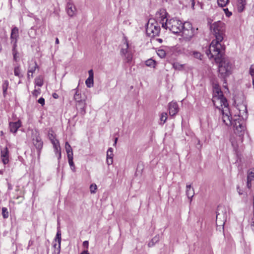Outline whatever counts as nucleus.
Listing matches in <instances>:
<instances>
[{"instance_id":"obj_1","label":"nucleus","mask_w":254,"mask_h":254,"mask_svg":"<svg viewBox=\"0 0 254 254\" xmlns=\"http://www.w3.org/2000/svg\"><path fill=\"white\" fill-rule=\"evenodd\" d=\"M225 49L216 50L214 52H206L209 58H213L215 62L219 64L218 76L226 83V78L232 73V64L228 58L223 56Z\"/></svg>"},{"instance_id":"obj_2","label":"nucleus","mask_w":254,"mask_h":254,"mask_svg":"<svg viewBox=\"0 0 254 254\" xmlns=\"http://www.w3.org/2000/svg\"><path fill=\"white\" fill-rule=\"evenodd\" d=\"M210 29L215 39L211 42L207 51L214 52L216 50L225 49V46L222 45L221 43L225 36L226 27L225 24L219 20L211 24Z\"/></svg>"},{"instance_id":"obj_3","label":"nucleus","mask_w":254,"mask_h":254,"mask_svg":"<svg viewBox=\"0 0 254 254\" xmlns=\"http://www.w3.org/2000/svg\"><path fill=\"white\" fill-rule=\"evenodd\" d=\"M162 18V17H161ZM162 21V26L165 28H168L173 33L177 34L183 32L184 34H186V32H189V29L186 28L188 26L189 28L191 29V24L188 22L183 23L182 21L178 19L176 17H163L161 19Z\"/></svg>"},{"instance_id":"obj_4","label":"nucleus","mask_w":254,"mask_h":254,"mask_svg":"<svg viewBox=\"0 0 254 254\" xmlns=\"http://www.w3.org/2000/svg\"><path fill=\"white\" fill-rule=\"evenodd\" d=\"M212 102L217 108V103H220L221 107H227L228 106L227 100L224 97L222 91L217 85L214 87Z\"/></svg>"},{"instance_id":"obj_5","label":"nucleus","mask_w":254,"mask_h":254,"mask_svg":"<svg viewBox=\"0 0 254 254\" xmlns=\"http://www.w3.org/2000/svg\"><path fill=\"white\" fill-rule=\"evenodd\" d=\"M160 27L153 18L148 19L146 25V32L148 36L153 37L158 36L160 33Z\"/></svg>"},{"instance_id":"obj_6","label":"nucleus","mask_w":254,"mask_h":254,"mask_svg":"<svg viewBox=\"0 0 254 254\" xmlns=\"http://www.w3.org/2000/svg\"><path fill=\"white\" fill-rule=\"evenodd\" d=\"M121 55L123 58V60L127 63H129L132 59V52L129 48L128 43L127 41H125L123 47L121 50Z\"/></svg>"},{"instance_id":"obj_7","label":"nucleus","mask_w":254,"mask_h":254,"mask_svg":"<svg viewBox=\"0 0 254 254\" xmlns=\"http://www.w3.org/2000/svg\"><path fill=\"white\" fill-rule=\"evenodd\" d=\"M33 143L37 149L38 155H40V151L43 147V141L40 136L39 132L35 130L32 132Z\"/></svg>"},{"instance_id":"obj_8","label":"nucleus","mask_w":254,"mask_h":254,"mask_svg":"<svg viewBox=\"0 0 254 254\" xmlns=\"http://www.w3.org/2000/svg\"><path fill=\"white\" fill-rule=\"evenodd\" d=\"M54 241L55 243L53 245V247L55 248L53 254H60L61 252V231L60 229H58L56 237Z\"/></svg>"},{"instance_id":"obj_9","label":"nucleus","mask_w":254,"mask_h":254,"mask_svg":"<svg viewBox=\"0 0 254 254\" xmlns=\"http://www.w3.org/2000/svg\"><path fill=\"white\" fill-rule=\"evenodd\" d=\"M225 108H226L225 110H222V121L227 126L232 125L234 124V121H232V117L230 116L228 106Z\"/></svg>"},{"instance_id":"obj_10","label":"nucleus","mask_w":254,"mask_h":254,"mask_svg":"<svg viewBox=\"0 0 254 254\" xmlns=\"http://www.w3.org/2000/svg\"><path fill=\"white\" fill-rule=\"evenodd\" d=\"M218 219H222L223 221H226L227 219V210L224 206L219 205L216 212V221Z\"/></svg>"},{"instance_id":"obj_11","label":"nucleus","mask_w":254,"mask_h":254,"mask_svg":"<svg viewBox=\"0 0 254 254\" xmlns=\"http://www.w3.org/2000/svg\"><path fill=\"white\" fill-rule=\"evenodd\" d=\"M0 157L3 164L6 165L9 162V151L7 147L0 149Z\"/></svg>"},{"instance_id":"obj_12","label":"nucleus","mask_w":254,"mask_h":254,"mask_svg":"<svg viewBox=\"0 0 254 254\" xmlns=\"http://www.w3.org/2000/svg\"><path fill=\"white\" fill-rule=\"evenodd\" d=\"M169 114L171 116H175L179 112L178 104L176 102H171L168 106Z\"/></svg>"},{"instance_id":"obj_13","label":"nucleus","mask_w":254,"mask_h":254,"mask_svg":"<svg viewBox=\"0 0 254 254\" xmlns=\"http://www.w3.org/2000/svg\"><path fill=\"white\" fill-rule=\"evenodd\" d=\"M86 105L85 100L76 103V109L80 115L84 116L86 114Z\"/></svg>"},{"instance_id":"obj_14","label":"nucleus","mask_w":254,"mask_h":254,"mask_svg":"<svg viewBox=\"0 0 254 254\" xmlns=\"http://www.w3.org/2000/svg\"><path fill=\"white\" fill-rule=\"evenodd\" d=\"M233 126L236 128V131L237 132L239 136L242 135L245 130V126L241 124L239 121L237 120L234 121Z\"/></svg>"},{"instance_id":"obj_15","label":"nucleus","mask_w":254,"mask_h":254,"mask_svg":"<svg viewBox=\"0 0 254 254\" xmlns=\"http://www.w3.org/2000/svg\"><path fill=\"white\" fill-rule=\"evenodd\" d=\"M18 37V29L15 27L11 30L10 38L11 43L13 44V46H16L17 42V38Z\"/></svg>"},{"instance_id":"obj_16","label":"nucleus","mask_w":254,"mask_h":254,"mask_svg":"<svg viewBox=\"0 0 254 254\" xmlns=\"http://www.w3.org/2000/svg\"><path fill=\"white\" fill-rule=\"evenodd\" d=\"M254 180V168L248 171L247 186L249 189L252 187V181Z\"/></svg>"},{"instance_id":"obj_17","label":"nucleus","mask_w":254,"mask_h":254,"mask_svg":"<svg viewBox=\"0 0 254 254\" xmlns=\"http://www.w3.org/2000/svg\"><path fill=\"white\" fill-rule=\"evenodd\" d=\"M89 77L85 81L86 86L90 88L93 86L94 72L92 69L88 71Z\"/></svg>"},{"instance_id":"obj_18","label":"nucleus","mask_w":254,"mask_h":254,"mask_svg":"<svg viewBox=\"0 0 254 254\" xmlns=\"http://www.w3.org/2000/svg\"><path fill=\"white\" fill-rule=\"evenodd\" d=\"M21 124L20 121L16 122L9 123L10 131L13 133H16L17 129L21 127Z\"/></svg>"},{"instance_id":"obj_19","label":"nucleus","mask_w":254,"mask_h":254,"mask_svg":"<svg viewBox=\"0 0 254 254\" xmlns=\"http://www.w3.org/2000/svg\"><path fill=\"white\" fill-rule=\"evenodd\" d=\"M246 5V0H237L236 8L239 12H242Z\"/></svg>"},{"instance_id":"obj_20","label":"nucleus","mask_w":254,"mask_h":254,"mask_svg":"<svg viewBox=\"0 0 254 254\" xmlns=\"http://www.w3.org/2000/svg\"><path fill=\"white\" fill-rule=\"evenodd\" d=\"M113 149L111 147L109 148L107 151V163L108 165H110L113 163Z\"/></svg>"},{"instance_id":"obj_21","label":"nucleus","mask_w":254,"mask_h":254,"mask_svg":"<svg viewBox=\"0 0 254 254\" xmlns=\"http://www.w3.org/2000/svg\"><path fill=\"white\" fill-rule=\"evenodd\" d=\"M186 195L190 199V201L191 200V199L193 196L194 192L193 189L191 188V186L190 185H187L186 186Z\"/></svg>"},{"instance_id":"obj_22","label":"nucleus","mask_w":254,"mask_h":254,"mask_svg":"<svg viewBox=\"0 0 254 254\" xmlns=\"http://www.w3.org/2000/svg\"><path fill=\"white\" fill-rule=\"evenodd\" d=\"M38 67V66L36 62H33L29 64L28 72L31 73V77H33V73L35 72L36 68Z\"/></svg>"},{"instance_id":"obj_23","label":"nucleus","mask_w":254,"mask_h":254,"mask_svg":"<svg viewBox=\"0 0 254 254\" xmlns=\"http://www.w3.org/2000/svg\"><path fill=\"white\" fill-rule=\"evenodd\" d=\"M65 148L67 153V158L73 156L72 148L68 142H66L65 143Z\"/></svg>"},{"instance_id":"obj_24","label":"nucleus","mask_w":254,"mask_h":254,"mask_svg":"<svg viewBox=\"0 0 254 254\" xmlns=\"http://www.w3.org/2000/svg\"><path fill=\"white\" fill-rule=\"evenodd\" d=\"M75 9L74 6L70 3H67L66 5V11L68 16H73L74 15V10Z\"/></svg>"},{"instance_id":"obj_25","label":"nucleus","mask_w":254,"mask_h":254,"mask_svg":"<svg viewBox=\"0 0 254 254\" xmlns=\"http://www.w3.org/2000/svg\"><path fill=\"white\" fill-rule=\"evenodd\" d=\"M73 90L75 91L74 95V99L76 102V103L79 102L80 101H85L84 99H82L81 95L80 93H78L77 88L74 89Z\"/></svg>"},{"instance_id":"obj_26","label":"nucleus","mask_w":254,"mask_h":254,"mask_svg":"<svg viewBox=\"0 0 254 254\" xmlns=\"http://www.w3.org/2000/svg\"><path fill=\"white\" fill-rule=\"evenodd\" d=\"M8 85L9 83L7 80H4L2 83V88L3 90V94L4 96H5V95H6Z\"/></svg>"},{"instance_id":"obj_27","label":"nucleus","mask_w":254,"mask_h":254,"mask_svg":"<svg viewBox=\"0 0 254 254\" xmlns=\"http://www.w3.org/2000/svg\"><path fill=\"white\" fill-rule=\"evenodd\" d=\"M35 83L36 85L41 87L43 85V78L41 76L37 77L35 79Z\"/></svg>"},{"instance_id":"obj_28","label":"nucleus","mask_w":254,"mask_h":254,"mask_svg":"<svg viewBox=\"0 0 254 254\" xmlns=\"http://www.w3.org/2000/svg\"><path fill=\"white\" fill-rule=\"evenodd\" d=\"M54 151L56 154H58V160H60L61 158V147L59 144L54 146Z\"/></svg>"},{"instance_id":"obj_29","label":"nucleus","mask_w":254,"mask_h":254,"mask_svg":"<svg viewBox=\"0 0 254 254\" xmlns=\"http://www.w3.org/2000/svg\"><path fill=\"white\" fill-rule=\"evenodd\" d=\"M14 73L16 76H17L20 78L23 77V75L21 73L20 68L19 66H17L14 67Z\"/></svg>"},{"instance_id":"obj_30","label":"nucleus","mask_w":254,"mask_h":254,"mask_svg":"<svg viewBox=\"0 0 254 254\" xmlns=\"http://www.w3.org/2000/svg\"><path fill=\"white\" fill-rule=\"evenodd\" d=\"M184 66H185V64H180L179 63H174L173 64V67L175 69L178 70H183Z\"/></svg>"},{"instance_id":"obj_31","label":"nucleus","mask_w":254,"mask_h":254,"mask_svg":"<svg viewBox=\"0 0 254 254\" xmlns=\"http://www.w3.org/2000/svg\"><path fill=\"white\" fill-rule=\"evenodd\" d=\"M192 55L193 56L194 58L197 59H199L200 60H202L203 55L201 54V53L197 52V51H192Z\"/></svg>"},{"instance_id":"obj_32","label":"nucleus","mask_w":254,"mask_h":254,"mask_svg":"<svg viewBox=\"0 0 254 254\" xmlns=\"http://www.w3.org/2000/svg\"><path fill=\"white\" fill-rule=\"evenodd\" d=\"M68 161L69 163V165L71 168V169L73 171H75V167L74 166L73 161V156H70L68 158Z\"/></svg>"},{"instance_id":"obj_33","label":"nucleus","mask_w":254,"mask_h":254,"mask_svg":"<svg viewBox=\"0 0 254 254\" xmlns=\"http://www.w3.org/2000/svg\"><path fill=\"white\" fill-rule=\"evenodd\" d=\"M145 64L147 66L154 67L155 64V61L152 59H150L145 61Z\"/></svg>"},{"instance_id":"obj_34","label":"nucleus","mask_w":254,"mask_h":254,"mask_svg":"<svg viewBox=\"0 0 254 254\" xmlns=\"http://www.w3.org/2000/svg\"><path fill=\"white\" fill-rule=\"evenodd\" d=\"M2 215L4 219H6L8 217L9 213L6 207L2 208Z\"/></svg>"},{"instance_id":"obj_35","label":"nucleus","mask_w":254,"mask_h":254,"mask_svg":"<svg viewBox=\"0 0 254 254\" xmlns=\"http://www.w3.org/2000/svg\"><path fill=\"white\" fill-rule=\"evenodd\" d=\"M157 55L161 58H165L166 55V51L164 49H159L157 51Z\"/></svg>"},{"instance_id":"obj_36","label":"nucleus","mask_w":254,"mask_h":254,"mask_svg":"<svg viewBox=\"0 0 254 254\" xmlns=\"http://www.w3.org/2000/svg\"><path fill=\"white\" fill-rule=\"evenodd\" d=\"M167 119V114L166 113H162L161 114V117H160V120L161 121L163 122V123H161V125H163L166 120Z\"/></svg>"},{"instance_id":"obj_37","label":"nucleus","mask_w":254,"mask_h":254,"mask_svg":"<svg viewBox=\"0 0 254 254\" xmlns=\"http://www.w3.org/2000/svg\"><path fill=\"white\" fill-rule=\"evenodd\" d=\"M228 2V0H217L218 4L221 7L225 6Z\"/></svg>"},{"instance_id":"obj_38","label":"nucleus","mask_w":254,"mask_h":254,"mask_svg":"<svg viewBox=\"0 0 254 254\" xmlns=\"http://www.w3.org/2000/svg\"><path fill=\"white\" fill-rule=\"evenodd\" d=\"M159 14L160 16H167L168 13L165 9H161L157 11L156 15Z\"/></svg>"},{"instance_id":"obj_39","label":"nucleus","mask_w":254,"mask_h":254,"mask_svg":"<svg viewBox=\"0 0 254 254\" xmlns=\"http://www.w3.org/2000/svg\"><path fill=\"white\" fill-rule=\"evenodd\" d=\"M97 190V186L96 184H92L90 186V190L91 193H94Z\"/></svg>"},{"instance_id":"obj_40","label":"nucleus","mask_w":254,"mask_h":254,"mask_svg":"<svg viewBox=\"0 0 254 254\" xmlns=\"http://www.w3.org/2000/svg\"><path fill=\"white\" fill-rule=\"evenodd\" d=\"M249 72L252 77L254 78V64L251 65Z\"/></svg>"},{"instance_id":"obj_41","label":"nucleus","mask_w":254,"mask_h":254,"mask_svg":"<svg viewBox=\"0 0 254 254\" xmlns=\"http://www.w3.org/2000/svg\"><path fill=\"white\" fill-rule=\"evenodd\" d=\"M50 139L53 145V146L58 145L59 144V141L57 139H55V138H51V137H50Z\"/></svg>"},{"instance_id":"obj_42","label":"nucleus","mask_w":254,"mask_h":254,"mask_svg":"<svg viewBox=\"0 0 254 254\" xmlns=\"http://www.w3.org/2000/svg\"><path fill=\"white\" fill-rule=\"evenodd\" d=\"M38 102L42 106H43L45 105V99L43 97H40L38 100Z\"/></svg>"},{"instance_id":"obj_43","label":"nucleus","mask_w":254,"mask_h":254,"mask_svg":"<svg viewBox=\"0 0 254 254\" xmlns=\"http://www.w3.org/2000/svg\"><path fill=\"white\" fill-rule=\"evenodd\" d=\"M223 10L225 12L226 16H231L232 15V12H230L227 8H223Z\"/></svg>"},{"instance_id":"obj_44","label":"nucleus","mask_w":254,"mask_h":254,"mask_svg":"<svg viewBox=\"0 0 254 254\" xmlns=\"http://www.w3.org/2000/svg\"><path fill=\"white\" fill-rule=\"evenodd\" d=\"M40 89H35L33 92H32V94L33 96H37L38 94H40Z\"/></svg>"},{"instance_id":"obj_45","label":"nucleus","mask_w":254,"mask_h":254,"mask_svg":"<svg viewBox=\"0 0 254 254\" xmlns=\"http://www.w3.org/2000/svg\"><path fill=\"white\" fill-rule=\"evenodd\" d=\"M88 245H89V243H88V241H85L83 242V246L86 248V249H88Z\"/></svg>"},{"instance_id":"obj_46","label":"nucleus","mask_w":254,"mask_h":254,"mask_svg":"<svg viewBox=\"0 0 254 254\" xmlns=\"http://www.w3.org/2000/svg\"><path fill=\"white\" fill-rule=\"evenodd\" d=\"M15 46H13V50H12V54H13V58H14V60L16 61V53L15 51Z\"/></svg>"},{"instance_id":"obj_47","label":"nucleus","mask_w":254,"mask_h":254,"mask_svg":"<svg viewBox=\"0 0 254 254\" xmlns=\"http://www.w3.org/2000/svg\"><path fill=\"white\" fill-rule=\"evenodd\" d=\"M158 241V238L157 237H154L152 239V243H155L156 242H157V241Z\"/></svg>"},{"instance_id":"obj_48","label":"nucleus","mask_w":254,"mask_h":254,"mask_svg":"<svg viewBox=\"0 0 254 254\" xmlns=\"http://www.w3.org/2000/svg\"><path fill=\"white\" fill-rule=\"evenodd\" d=\"M237 191L240 195L243 194V193L242 191L240 190L239 187H237Z\"/></svg>"},{"instance_id":"obj_49","label":"nucleus","mask_w":254,"mask_h":254,"mask_svg":"<svg viewBox=\"0 0 254 254\" xmlns=\"http://www.w3.org/2000/svg\"><path fill=\"white\" fill-rule=\"evenodd\" d=\"M53 97L55 99H57L59 96H58V95L57 93H54L53 94Z\"/></svg>"},{"instance_id":"obj_50","label":"nucleus","mask_w":254,"mask_h":254,"mask_svg":"<svg viewBox=\"0 0 254 254\" xmlns=\"http://www.w3.org/2000/svg\"><path fill=\"white\" fill-rule=\"evenodd\" d=\"M81 254H89L87 250L83 251Z\"/></svg>"},{"instance_id":"obj_51","label":"nucleus","mask_w":254,"mask_h":254,"mask_svg":"<svg viewBox=\"0 0 254 254\" xmlns=\"http://www.w3.org/2000/svg\"><path fill=\"white\" fill-rule=\"evenodd\" d=\"M154 243H152V241L148 243V246L149 247H152L154 245Z\"/></svg>"},{"instance_id":"obj_52","label":"nucleus","mask_w":254,"mask_h":254,"mask_svg":"<svg viewBox=\"0 0 254 254\" xmlns=\"http://www.w3.org/2000/svg\"><path fill=\"white\" fill-rule=\"evenodd\" d=\"M117 140H118V138L116 137L115 139L114 143L113 144L114 146H115L116 145Z\"/></svg>"},{"instance_id":"obj_53","label":"nucleus","mask_w":254,"mask_h":254,"mask_svg":"<svg viewBox=\"0 0 254 254\" xmlns=\"http://www.w3.org/2000/svg\"><path fill=\"white\" fill-rule=\"evenodd\" d=\"M55 43L56 44H58L59 43V39L58 38H57L56 39V41H55Z\"/></svg>"},{"instance_id":"obj_54","label":"nucleus","mask_w":254,"mask_h":254,"mask_svg":"<svg viewBox=\"0 0 254 254\" xmlns=\"http://www.w3.org/2000/svg\"><path fill=\"white\" fill-rule=\"evenodd\" d=\"M30 73H29V72L27 73V78L29 79L30 78V77L31 76V75L30 74Z\"/></svg>"},{"instance_id":"obj_55","label":"nucleus","mask_w":254,"mask_h":254,"mask_svg":"<svg viewBox=\"0 0 254 254\" xmlns=\"http://www.w3.org/2000/svg\"><path fill=\"white\" fill-rule=\"evenodd\" d=\"M49 137H51V138H55V137L54 136L53 134H51L50 135H49Z\"/></svg>"},{"instance_id":"obj_56","label":"nucleus","mask_w":254,"mask_h":254,"mask_svg":"<svg viewBox=\"0 0 254 254\" xmlns=\"http://www.w3.org/2000/svg\"><path fill=\"white\" fill-rule=\"evenodd\" d=\"M158 41L159 42H162V40L161 39H158Z\"/></svg>"},{"instance_id":"obj_57","label":"nucleus","mask_w":254,"mask_h":254,"mask_svg":"<svg viewBox=\"0 0 254 254\" xmlns=\"http://www.w3.org/2000/svg\"><path fill=\"white\" fill-rule=\"evenodd\" d=\"M0 133H1V134H3V132H2V131H1V132H0Z\"/></svg>"},{"instance_id":"obj_58","label":"nucleus","mask_w":254,"mask_h":254,"mask_svg":"<svg viewBox=\"0 0 254 254\" xmlns=\"http://www.w3.org/2000/svg\"><path fill=\"white\" fill-rule=\"evenodd\" d=\"M0 173H1V171H0Z\"/></svg>"}]
</instances>
